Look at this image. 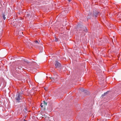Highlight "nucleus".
I'll return each mask as SVG.
<instances>
[{"label": "nucleus", "mask_w": 121, "mask_h": 121, "mask_svg": "<svg viewBox=\"0 0 121 121\" xmlns=\"http://www.w3.org/2000/svg\"><path fill=\"white\" fill-rule=\"evenodd\" d=\"M22 67L21 66H18L17 67V69H22Z\"/></svg>", "instance_id": "6e6552de"}, {"label": "nucleus", "mask_w": 121, "mask_h": 121, "mask_svg": "<svg viewBox=\"0 0 121 121\" xmlns=\"http://www.w3.org/2000/svg\"><path fill=\"white\" fill-rule=\"evenodd\" d=\"M43 104V103H42L41 105V106L42 108L44 106V104Z\"/></svg>", "instance_id": "f8f14e48"}, {"label": "nucleus", "mask_w": 121, "mask_h": 121, "mask_svg": "<svg viewBox=\"0 0 121 121\" xmlns=\"http://www.w3.org/2000/svg\"><path fill=\"white\" fill-rule=\"evenodd\" d=\"M26 62L27 63H28V62L26 61Z\"/></svg>", "instance_id": "f3484780"}, {"label": "nucleus", "mask_w": 121, "mask_h": 121, "mask_svg": "<svg viewBox=\"0 0 121 121\" xmlns=\"http://www.w3.org/2000/svg\"><path fill=\"white\" fill-rule=\"evenodd\" d=\"M55 41H57L58 40L56 38V39H55Z\"/></svg>", "instance_id": "ddd939ff"}, {"label": "nucleus", "mask_w": 121, "mask_h": 121, "mask_svg": "<svg viewBox=\"0 0 121 121\" xmlns=\"http://www.w3.org/2000/svg\"><path fill=\"white\" fill-rule=\"evenodd\" d=\"M3 18L4 20H5L6 19V17H5V15L4 14H3Z\"/></svg>", "instance_id": "1a4fd4ad"}, {"label": "nucleus", "mask_w": 121, "mask_h": 121, "mask_svg": "<svg viewBox=\"0 0 121 121\" xmlns=\"http://www.w3.org/2000/svg\"><path fill=\"white\" fill-rule=\"evenodd\" d=\"M44 89H45L46 90V89H45V88Z\"/></svg>", "instance_id": "dca6fc26"}, {"label": "nucleus", "mask_w": 121, "mask_h": 121, "mask_svg": "<svg viewBox=\"0 0 121 121\" xmlns=\"http://www.w3.org/2000/svg\"><path fill=\"white\" fill-rule=\"evenodd\" d=\"M99 45H101L103 44V43H104L106 42V41L105 40L104 41L102 40H101L100 39L99 40Z\"/></svg>", "instance_id": "39448f33"}, {"label": "nucleus", "mask_w": 121, "mask_h": 121, "mask_svg": "<svg viewBox=\"0 0 121 121\" xmlns=\"http://www.w3.org/2000/svg\"><path fill=\"white\" fill-rule=\"evenodd\" d=\"M22 96L20 95V94L19 92H17L16 94L15 99L17 102L19 103L21 102L22 100Z\"/></svg>", "instance_id": "f257e3e1"}, {"label": "nucleus", "mask_w": 121, "mask_h": 121, "mask_svg": "<svg viewBox=\"0 0 121 121\" xmlns=\"http://www.w3.org/2000/svg\"><path fill=\"white\" fill-rule=\"evenodd\" d=\"M35 43L37 44H39V43L38 42V41H37V40H36V41H35Z\"/></svg>", "instance_id": "9b49d317"}, {"label": "nucleus", "mask_w": 121, "mask_h": 121, "mask_svg": "<svg viewBox=\"0 0 121 121\" xmlns=\"http://www.w3.org/2000/svg\"><path fill=\"white\" fill-rule=\"evenodd\" d=\"M56 80H58V79H57V78H56Z\"/></svg>", "instance_id": "2eb2a0df"}, {"label": "nucleus", "mask_w": 121, "mask_h": 121, "mask_svg": "<svg viewBox=\"0 0 121 121\" xmlns=\"http://www.w3.org/2000/svg\"><path fill=\"white\" fill-rule=\"evenodd\" d=\"M77 30L82 31H83L86 32L87 31V29L85 27L83 26L82 25H78L77 26Z\"/></svg>", "instance_id": "f03ea898"}, {"label": "nucleus", "mask_w": 121, "mask_h": 121, "mask_svg": "<svg viewBox=\"0 0 121 121\" xmlns=\"http://www.w3.org/2000/svg\"><path fill=\"white\" fill-rule=\"evenodd\" d=\"M108 92H105L104 94H102V97H104V96L106 94H107L108 93Z\"/></svg>", "instance_id": "0eeeda50"}, {"label": "nucleus", "mask_w": 121, "mask_h": 121, "mask_svg": "<svg viewBox=\"0 0 121 121\" xmlns=\"http://www.w3.org/2000/svg\"><path fill=\"white\" fill-rule=\"evenodd\" d=\"M55 65L56 68H59L61 66V64L57 61H55Z\"/></svg>", "instance_id": "20e7f679"}, {"label": "nucleus", "mask_w": 121, "mask_h": 121, "mask_svg": "<svg viewBox=\"0 0 121 121\" xmlns=\"http://www.w3.org/2000/svg\"><path fill=\"white\" fill-rule=\"evenodd\" d=\"M85 35V34H84V35Z\"/></svg>", "instance_id": "a211bd4d"}, {"label": "nucleus", "mask_w": 121, "mask_h": 121, "mask_svg": "<svg viewBox=\"0 0 121 121\" xmlns=\"http://www.w3.org/2000/svg\"><path fill=\"white\" fill-rule=\"evenodd\" d=\"M17 69H16V70H17Z\"/></svg>", "instance_id": "6ab92c4d"}, {"label": "nucleus", "mask_w": 121, "mask_h": 121, "mask_svg": "<svg viewBox=\"0 0 121 121\" xmlns=\"http://www.w3.org/2000/svg\"><path fill=\"white\" fill-rule=\"evenodd\" d=\"M100 13L96 11L95 12H94L93 14H90V16H92V17L96 18L98 16H100Z\"/></svg>", "instance_id": "7ed1b4c3"}, {"label": "nucleus", "mask_w": 121, "mask_h": 121, "mask_svg": "<svg viewBox=\"0 0 121 121\" xmlns=\"http://www.w3.org/2000/svg\"><path fill=\"white\" fill-rule=\"evenodd\" d=\"M69 2H70L71 1V0H68Z\"/></svg>", "instance_id": "4468645a"}, {"label": "nucleus", "mask_w": 121, "mask_h": 121, "mask_svg": "<svg viewBox=\"0 0 121 121\" xmlns=\"http://www.w3.org/2000/svg\"><path fill=\"white\" fill-rule=\"evenodd\" d=\"M43 104H44V106H45L46 105L47 103H46L45 102L43 101Z\"/></svg>", "instance_id": "9d476101"}, {"label": "nucleus", "mask_w": 121, "mask_h": 121, "mask_svg": "<svg viewBox=\"0 0 121 121\" xmlns=\"http://www.w3.org/2000/svg\"><path fill=\"white\" fill-rule=\"evenodd\" d=\"M81 91L82 92H84L85 93H86V92H88V91L86 90H85L84 89H82L81 90Z\"/></svg>", "instance_id": "423d86ee"}]
</instances>
